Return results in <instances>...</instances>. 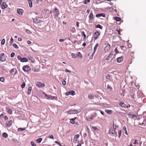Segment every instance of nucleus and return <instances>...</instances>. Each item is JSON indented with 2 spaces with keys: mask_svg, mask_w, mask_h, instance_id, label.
<instances>
[{
  "mask_svg": "<svg viewBox=\"0 0 146 146\" xmlns=\"http://www.w3.org/2000/svg\"><path fill=\"white\" fill-rule=\"evenodd\" d=\"M33 22L35 23H38L40 22V21L38 18L36 17L33 20Z\"/></svg>",
  "mask_w": 146,
  "mask_h": 146,
  "instance_id": "nucleus-13",
  "label": "nucleus"
},
{
  "mask_svg": "<svg viewBox=\"0 0 146 146\" xmlns=\"http://www.w3.org/2000/svg\"><path fill=\"white\" fill-rule=\"evenodd\" d=\"M88 97L89 99H91V100L93 99L94 98V96L91 95H89L88 96Z\"/></svg>",
  "mask_w": 146,
  "mask_h": 146,
  "instance_id": "nucleus-34",
  "label": "nucleus"
},
{
  "mask_svg": "<svg viewBox=\"0 0 146 146\" xmlns=\"http://www.w3.org/2000/svg\"><path fill=\"white\" fill-rule=\"evenodd\" d=\"M76 23L77 27H79V22L78 21H77L76 22Z\"/></svg>",
  "mask_w": 146,
  "mask_h": 146,
  "instance_id": "nucleus-63",
  "label": "nucleus"
},
{
  "mask_svg": "<svg viewBox=\"0 0 146 146\" xmlns=\"http://www.w3.org/2000/svg\"><path fill=\"white\" fill-rule=\"evenodd\" d=\"M98 45H99V44L98 43H97L96 44L95 46L94 47V52L92 54V57H93V55H94V53H95L97 49V48L98 47Z\"/></svg>",
  "mask_w": 146,
  "mask_h": 146,
  "instance_id": "nucleus-11",
  "label": "nucleus"
},
{
  "mask_svg": "<svg viewBox=\"0 0 146 146\" xmlns=\"http://www.w3.org/2000/svg\"><path fill=\"white\" fill-rule=\"evenodd\" d=\"M32 90V87L31 86H29L28 89L27 93L29 95H30L31 93V91Z\"/></svg>",
  "mask_w": 146,
  "mask_h": 146,
  "instance_id": "nucleus-20",
  "label": "nucleus"
},
{
  "mask_svg": "<svg viewBox=\"0 0 146 146\" xmlns=\"http://www.w3.org/2000/svg\"><path fill=\"white\" fill-rule=\"evenodd\" d=\"M119 105L123 108H125L126 106V105L124 103V102H121L119 104Z\"/></svg>",
  "mask_w": 146,
  "mask_h": 146,
  "instance_id": "nucleus-19",
  "label": "nucleus"
},
{
  "mask_svg": "<svg viewBox=\"0 0 146 146\" xmlns=\"http://www.w3.org/2000/svg\"><path fill=\"white\" fill-rule=\"evenodd\" d=\"M107 88L110 91L112 89L109 85H107Z\"/></svg>",
  "mask_w": 146,
  "mask_h": 146,
  "instance_id": "nucleus-41",
  "label": "nucleus"
},
{
  "mask_svg": "<svg viewBox=\"0 0 146 146\" xmlns=\"http://www.w3.org/2000/svg\"><path fill=\"white\" fill-rule=\"evenodd\" d=\"M115 128H114V126L113 125V128H111L110 129L109 132V134L112 136H114L115 135L116 133L115 131L116 127H117L115 125Z\"/></svg>",
  "mask_w": 146,
  "mask_h": 146,
  "instance_id": "nucleus-1",
  "label": "nucleus"
},
{
  "mask_svg": "<svg viewBox=\"0 0 146 146\" xmlns=\"http://www.w3.org/2000/svg\"><path fill=\"white\" fill-rule=\"evenodd\" d=\"M90 1V0H85L84 2V4H86L88 3Z\"/></svg>",
  "mask_w": 146,
  "mask_h": 146,
  "instance_id": "nucleus-50",
  "label": "nucleus"
},
{
  "mask_svg": "<svg viewBox=\"0 0 146 146\" xmlns=\"http://www.w3.org/2000/svg\"><path fill=\"white\" fill-rule=\"evenodd\" d=\"M70 31L72 32V33H75V32L76 30L75 28L74 27H72L70 30Z\"/></svg>",
  "mask_w": 146,
  "mask_h": 146,
  "instance_id": "nucleus-29",
  "label": "nucleus"
},
{
  "mask_svg": "<svg viewBox=\"0 0 146 146\" xmlns=\"http://www.w3.org/2000/svg\"><path fill=\"white\" fill-rule=\"evenodd\" d=\"M2 135L3 137H4L5 138H7L8 137L7 134L6 133H3Z\"/></svg>",
  "mask_w": 146,
  "mask_h": 146,
  "instance_id": "nucleus-32",
  "label": "nucleus"
},
{
  "mask_svg": "<svg viewBox=\"0 0 146 146\" xmlns=\"http://www.w3.org/2000/svg\"><path fill=\"white\" fill-rule=\"evenodd\" d=\"M123 60V57L122 56L118 57L117 59V62L119 63L121 62Z\"/></svg>",
  "mask_w": 146,
  "mask_h": 146,
  "instance_id": "nucleus-14",
  "label": "nucleus"
},
{
  "mask_svg": "<svg viewBox=\"0 0 146 146\" xmlns=\"http://www.w3.org/2000/svg\"><path fill=\"white\" fill-rule=\"evenodd\" d=\"M5 57H2L1 58L0 60L2 62H4L5 60Z\"/></svg>",
  "mask_w": 146,
  "mask_h": 146,
  "instance_id": "nucleus-38",
  "label": "nucleus"
},
{
  "mask_svg": "<svg viewBox=\"0 0 146 146\" xmlns=\"http://www.w3.org/2000/svg\"><path fill=\"white\" fill-rule=\"evenodd\" d=\"M123 130L124 131V133L125 134L127 135V131L126 130V128L125 127H123Z\"/></svg>",
  "mask_w": 146,
  "mask_h": 146,
  "instance_id": "nucleus-35",
  "label": "nucleus"
},
{
  "mask_svg": "<svg viewBox=\"0 0 146 146\" xmlns=\"http://www.w3.org/2000/svg\"><path fill=\"white\" fill-rule=\"evenodd\" d=\"M35 84L36 86L39 88H42L45 86L44 84L39 82H36Z\"/></svg>",
  "mask_w": 146,
  "mask_h": 146,
  "instance_id": "nucleus-4",
  "label": "nucleus"
},
{
  "mask_svg": "<svg viewBox=\"0 0 146 146\" xmlns=\"http://www.w3.org/2000/svg\"><path fill=\"white\" fill-rule=\"evenodd\" d=\"M6 111L7 113L9 114H11L12 112V110L8 107L6 108Z\"/></svg>",
  "mask_w": 146,
  "mask_h": 146,
  "instance_id": "nucleus-15",
  "label": "nucleus"
},
{
  "mask_svg": "<svg viewBox=\"0 0 146 146\" xmlns=\"http://www.w3.org/2000/svg\"><path fill=\"white\" fill-rule=\"evenodd\" d=\"M114 19L117 21H120L121 20V18L117 17H115L114 18Z\"/></svg>",
  "mask_w": 146,
  "mask_h": 146,
  "instance_id": "nucleus-25",
  "label": "nucleus"
},
{
  "mask_svg": "<svg viewBox=\"0 0 146 146\" xmlns=\"http://www.w3.org/2000/svg\"><path fill=\"white\" fill-rule=\"evenodd\" d=\"M28 61V60L26 58L24 57L22 58V59H21V62H27Z\"/></svg>",
  "mask_w": 146,
  "mask_h": 146,
  "instance_id": "nucleus-21",
  "label": "nucleus"
},
{
  "mask_svg": "<svg viewBox=\"0 0 146 146\" xmlns=\"http://www.w3.org/2000/svg\"><path fill=\"white\" fill-rule=\"evenodd\" d=\"M13 122V121L12 119L10 120L9 121L7 122L6 123V127H10L12 125Z\"/></svg>",
  "mask_w": 146,
  "mask_h": 146,
  "instance_id": "nucleus-8",
  "label": "nucleus"
},
{
  "mask_svg": "<svg viewBox=\"0 0 146 146\" xmlns=\"http://www.w3.org/2000/svg\"><path fill=\"white\" fill-rule=\"evenodd\" d=\"M55 143H56L58 145H59L60 146H62L60 144V143H58L57 141H55Z\"/></svg>",
  "mask_w": 146,
  "mask_h": 146,
  "instance_id": "nucleus-54",
  "label": "nucleus"
},
{
  "mask_svg": "<svg viewBox=\"0 0 146 146\" xmlns=\"http://www.w3.org/2000/svg\"><path fill=\"white\" fill-rule=\"evenodd\" d=\"M89 18L91 19H92V20L94 19L93 18V14L92 12H90V14L89 16Z\"/></svg>",
  "mask_w": 146,
  "mask_h": 146,
  "instance_id": "nucleus-26",
  "label": "nucleus"
},
{
  "mask_svg": "<svg viewBox=\"0 0 146 146\" xmlns=\"http://www.w3.org/2000/svg\"><path fill=\"white\" fill-rule=\"evenodd\" d=\"M0 81L2 82H3L4 81V78L3 77L0 78Z\"/></svg>",
  "mask_w": 146,
  "mask_h": 146,
  "instance_id": "nucleus-49",
  "label": "nucleus"
},
{
  "mask_svg": "<svg viewBox=\"0 0 146 146\" xmlns=\"http://www.w3.org/2000/svg\"><path fill=\"white\" fill-rule=\"evenodd\" d=\"M54 16V17H57L59 14L58 10L56 8L55 9Z\"/></svg>",
  "mask_w": 146,
  "mask_h": 146,
  "instance_id": "nucleus-10",
  "label": "nucleus"
},
{
  "mask_svg": "<svg viewBox=\"0 0 146 146\" xmlns=\"http://www.w3.org/2000/svg\"><path fill=\"white\" fill-rule=\"evenodd\" d=\"M7 7V5L5 3L3 2L2 5H1V8L4 9L6 8Z\"/></svg>",
  "mask_w": 146,
  "mask_h": 146,
  "instance_id": "nucleus-18",
  "label": "nucleus"
},
{
  "mask_svg": "<svg viewBox=\"0 0 146 146\" xmlns=\"http://www.w3.org/2000/svg\"><path fill=\"white\" fill-rule=\"evenodd\" d=\"M73 142L74 143H76L77 142V139L74 138L73 140Z\"/></svg>",
  "mask_w": 146,
  "mask_h": 146,
  "instance_id": "nucleus-62",
  "label": "nucleus"
},
{
  "mask_svg": "<svg viewBox=\"0 0 146 146\" xmlns=\"http://www.w3.org/2000/svg\"><path fill=\"white\" fill-rule=\"evenodd\" d=\"M82 34L84 36V38H83V39H84L86 38V35L84 33V31H82Z\"/></svg>",
  "mask_w": 146,
  "mask_h": 146,
  "instance_id": "nucleus-45",
  "label": "nucleus"
},
{
  "mask_svg": "<svg viewBox=\"0 0 146 146\" xmlns=\"http://www.w3.org/2000/svg\"><path fill=\"white\" fill-rule=\"evenodd\" d=\"M23 69L24 71L27 72L30 70V68L28 66H23Z\"/></svg>",
  "mask_w": 146,
  "mask_h": 146,
  "instance_id": "nucleus-7",
  "label": "nucleus"
},
{
  "mask_svg": "<svg viewBox=\"0 0 146 146\" xmlns=\"http://www.w3.org/2000/svg\"><path fill=\"white\" fill-rule=\"evenodd\" d=\"M17 59H18V60H20L21 61V59H22V58L21 56L20 55L18 56L17 57Z\"/></svg>",
  "mask_w": 146,
  "mask_h": 146,
  "instance_id": "nucleus-48",
  "label": "nucleus"
},
{
  "mask_svg": "<svg viewBox=\"0 0 146 146\" xmlns=\"http://www.w3.org/2000/svg\"><path fill=\"white\" fill-rule=\"evenodd\" d=\"M70 94V92H67L66 93V95L67 96L69 95Z\"/></svg>",
  "mask_w": 146,
  "mask_h": 146,
  "instance_id": "nucleus-60",
  "label": "nucleus"
},
{
  "mask_svg": "<svg viewBox=\"0 0 146 146\" xmlns=\"http://www.w3.org/2000/svg\"><path fill=\"white\" fill-rule=\"evenodd\" d=\"M28 2V3L29 4V6L30 7H32V3L31 0H27Z\"/></svg>",
  "mask_w": 146,
  "mask_h": 146,
  "instance_id": "nucleus-28",
  "label": "nucleus"
},
{
  "mask_svg": "<svg viewBox=\"0 0 146 146\" xmlns=\"http://www.w3.org/2000/svg\"><path fill=\"white\" fill-rule=\"evenodd\" d=\"M80 111V110L79 109L77 110H70L68 112V113L69 114H72L78 113Z\"/></svg>",
  "mask_w": 146,
  "mask_h": 146,
  "instance_id": "nucleus-5",
  "label": "nucleus"
},
{
  "mask_svg": "<svg viewBox=\"0 0 146 146\" xmlns=\"http://www.w3.org/2000/svg\"><path fill=\"white\" fill-rule=\"evenodd\" d=\"M29 59V60H31V62L33 63L35 61V59L34 58L31 56H28Z\"/></svg>",
  "mask_w": 146,
  "mask_h": 146,
  "instance_id": "nucleus-16",
  "label": "nucleus"
},
{
  "mask_svg": "<svg viewBox=\"0 0 146 146\" xmlns=\"http://www.w3.org/2000/svg\"><path fill=\"white\" fill-rule=\"evenodd\" d=\"M96 28H99L100 29H102V27L100 25H98L96 26Z\"/></svg>",
  "mask_w": 146,
  "mask_h": 146,
  "instance_id": "nucleus-39",
  "label": "nucleus"
},
{
  "mask_svg": "<svg viewBox=\"0 0 146 146\" xmlns=\"http://www.w3.org/2000/svg\"><path fill=\"white\" fill-rule=\"evenodd\" d=\"M5 42V40L4 39H3L1 40V44L2 45H4Z\"/></svg>",
  "mask_w": 146,
  "mask_h": 146,
  "instance_id": "nucleus-43",
  "label": "nucleus"
},
{
  "mask_svg": "<svg viewBox=\"0 0 146 146\" xmlns=\"http://www.w3.org/2000/svg\"><path fill=\"white\" fill-rule=\"evenodd\" d=\"M16 72V70L15 69L13 68L10 71L11 74H15Z\"/></svg>",
  "mask_w": 146,
  "mask_h": 146,
  "instance_id": "nucleus-23",
  "label": "nucleus"
},
{
  "mask_svg": "<svg viewBox=\"0 0 146 146\" xmlns=\"http://www.w3.org/2000/svg\"><path fill=\"white\" fill-rule=\"evenodd\" d=\"M31 144L32 146H36V144L33 141H31Z\"/></svg>",
  "mask_w": 146,
  "mask_h": 146,
  "instance_id": "nucleus-47",
  "label": "nucleus"
},
{
  "mask_svg": "<svg viewBox=\"0 0 146 146\" xmlns=\"http://www.w3.org/2000/svg\"><path fill=\"white\" fill-rule=\"evenodd\" d=\"M13 46L15 48L17 49L19 48V47L15 43H14L13 44Z\"/></svg>",
  "mask_w": 146,
  "mask_h": 146,
  "instance_id": "nucleus-37",
  "label": "nucleus"
},
{
  "mask_svg": "<svg viewBox=\"0 0 146 146\" xmlns=\"http://www.w3.org/2000/svg\"><path fill=\"white\" fill-rule=\"evenodd\" d=\"M13 38L12 37H11L10 39V43L12 44L13 42Z\"/></svg>",
  "mask_w": 146,
  "mask_h": 146,
  "instance_id": "nucleus-53",
  "label": "nucleus"
},
{
  "mask_svg": "<svg viewBox=\"0 0 146 146\" xmlns=\"http://www.w3.org/2000/svg\"><path fill=\"white\" fill-rule=\"evenodd\" d=\"M96 16L97 17H99L101 16V14H98L96 15Z\"/></svg>",
  "mask_w": 146,
  "mask_h": 146,
  "instance_id": "nucleus-51",
  "label": "nucleus"
},
{
  "mask_svg": "<svg viewBox=\"0 0 146 146\" xmlns=\"http://www.w3.org/2000/svg\"><path fill=\"white\" fill-rule=\"evenodd\" d=\"M100 35V33L98 32H95L94 34V37L95 40H96L98 38Z\"/></svg>",
  "mask_w": 146,
  "mask_h": 146,
  "instance_id": "nucleus-9",
  "label": "nucleus"
},
{
  "mask_svg": "<svg viewBox=\"0 0 146 146\" xmlns=\"http://www.w3.org/2000/svg\"><path fill=\"white\" fill-rule=\"evenodd\" d=\"M25 86V82H23L22 84L21 85V87L22 88H24Z\"/></svg>",
  "mask_w": 146,
  "mask_h": 146,
  "instance_id": "nucleus-46",
  "label": "nucleus"
},
{
  "mask_svg": "<svg viewBox=\"0 0 146 146\" xmlns=\"http://www.w3.org/2000/svg\"><path fill=\"white\" fill-rule=\"evenodd\" d=\"M25 129V128H19L18 129V131H24Z\"/></svg>",
  "mask_w": 146,
  "mask_h": 146,
  "instance_id": "nucleus-44",
  "label": "nucleus"
},
{
  "mask_svg": "<svg viewBox=\"0 0 146 146\" xmlns=\"http://www.w3.org/2000/svg\"><path fill=\"white\" fill-rule=\"evenodd\" d=\"M42 96L43 97H44L46 98L48 100H53L52 98V96L50 95H48L42 92Z\"/></svg>",
  "mask_w": 146,
  "mask_h": 146,
  "instance_id": "nucleus-3",
  "label": "nucleus"
},
{
  "mask_svg": "<svg viewBox=\"0 0 146 146\" xmlns=\"http://www.w3.org/2000/svg\"><path fill=\"white\" fill-rule=\"evenodd\" d=\"M27 43H28V44H30L31 43V42L30 40H29L27 41Z\"/></svg>",
  "mask_w": 146,
  "mask_h": 146,
  "instance_id": "nucleus-64",
  "label": "nucleus"
},
{
  "mask_svg": "<svg viewBox=\"0 0 146 146\" xmlns=\"http://www.w3.org/2000/svg\"><path fill=\"white\" fill-rule=\"evenodd\" d=\"M23 12V10L20 9H18L17 10L18 14L20 15H22Z\"/></svg>",
  "mask_w": 146,
  "mask_h": 146,
  "instance_id": "nucleus-12",
  "label": "nucleus"
},
{
  "mask_svg": "<svg viewBox=\"0 0 146 146\" xmlns=\"http://www.w3.org/2000/svg\"><path fill=\"white\" fill-rule=\"evenodd\" d=\"M92 130L96 131L98 130V129L96 127L94 126H92Z\"/></svg>",
  "mask_w": 146,
  "mask_h": 146,
  "instance_id": "nucleus-31",
  "label": "nucleus"
},
{
  "mask_svg": "<svg viewBox=\"0 0 146 146\" xmlns=\"http://www.w3.org/2000/svg\"><path fill=\"white\" fill-rule=\"evenodd\" d=\"M76 117H75L74 118H72V119H70V123L72 124H74V120H75V119H76Z\"/></svg>",
  "mask_w": 146,
  "mask_h": 146,
  "instance_id": "nucleus-24",
  "label": "nucleus"
},
{
  "mask_svg": "<svg viewBox=\"0 0 146 146\" xmlns=\"http://www.w3.org/2000/svg\"><path fill=\"white\" fill-rule=\"evenodd\" d=\"M65 72H69V73H70L71 72V71H70V70H68V69H66L65 70Z\"/></svg>",
  "mask_w": 146,
  "mask_h": 146,
  "instance_id": "nucleus-59",
  "label": "nucleus"
},
{
  "mask_svg": "<svg viewBox=\"0 0 146 146\" xmlns=\"http://www.w3.org/2000/svg\"><path fill=\"white\" fill-rule=\"evenodd\" d=\"M105 112L108 114H111L112 113V111L111 110H105Z\"/></svg>",
  "mask_w": 146,
  "mask_h": 146,
  "instance_id": "nucleus-27",
  "label": "nucleus"
},
{
  "mask_svg": "<svg viewBox=\"0 0 146 146\" xmlns=\"http://www.w3.org/2000/svg\"><path fill=\"white\" fill-rule=\"evenodd\" d=\"M15 53L14 52H12V53H11V57H13L15 56Z\"/></svg>",
  "mask_w": 146,
  "mask_h": 146,
  "instance_id": "nucleus-52",
  "label": "nucleus"
},
{
  "mask_svg": "<svg viewBox=\"0 0 146 146\" xmlns=\"http://www.w3.org/2000/svg\"><path fill=\"white\" fill-rule=\"evenodd\" d=\"M42 139L41 138H39L36 139V141L38 143H40L42 141Z\"/></svg>",
  "mask_w": 146,
  "mask_h": 146,
  "instance_id": "nucleus-30",
  "label": "nucleus"
},
{
  "mask_svg": "<svg viewBox=\"0 0 146 146\" xmlns=\"http://www.w3.org/2000/svg\"><path fill=\"white\" fill-rule=\"evenodd\" d=\"M72 57L73 58H75L77 57V55L74 53H72L71 54Z\"/></svg>",
  "mask_w": 146,
  "mask_h": 146,
  "instance_id": "nucleus-33",
  "label": "nucleus"
},
{
  "mask_svg": "<svg viewBox=\"0 0 146 146\" xmlns=\"http://www.w3.org/2000/svg\"><path fill=\"white\" fill-rule=\"evenodd\" d=\"M59 40L60 42H62L64 41V39H59Z\"/></svg>",
  "mask_w": 146,
  "mask_h": 146,
  "instance_id": "nucleus-61",
  "label": "nucleus"
},
{
  "mask_svg": "<svg viewBox=\"0 0 146 146\" xmlns=\"http://www.w3.org/2000/svg\"><path fill=\"white\" fill-rule=\"evenodd\" d=\"M128 115L129 117H130L132 119L134 117H135V115L132 114L131 112L129 113L128 114Z\"/></svg>",
  "mask_w": 146,
  "mask_h": 146,
  "instance_id": "nucleus-17",
  "label": "nucleus"
},
{
  "mask_svg": "<svg viewBox=\"0 0 146 146\" xmlns=\"http://www.w3.org/2000/svg\"><path fill=\"white\" fill-rule=\"evenodd\" d=\"M79 136L80 135L79 134H76L74 136V138L77 139L78 138Z\"/></svg>",
  "mask_w": 146,
  "mask_h": 146,
  "instance_id": "nucleus-40",
  "label": "nucleus"
},
{
  "mask_svg": "<svg viewBox=\"0 0 146 146\" xmlns=\"http://www.w3.org/2000/svg\"><path fill=\"white\" fill-rule=\"evenodd\" d=\"M62 84L63 85H65L66 84V82L65 81H64L62 82Z\"/></svg>",
  "mask_w": 146,
  "mask_h": 146,
  "instance_id": "nucleus-56",
  "label": "nucleus"
},
{
  "mask_svg": "<svg viewBox=\"0 0 146 146\" xmlns=\"http://www.w3.org/2000/svg\"><path fill=\"white\" fill-rule=\"evenodd\" d=\"M106 49L108 50H109L110 48V44L108 43L106 46Z\"/></svg>",
  "mask_w": 146,
  "mask_h": 146,
  "instance_id": "nucleus-22",
  "label": "nucleus"
},
{
  "mask_svg": "<svg viewBox=\"0 0 146 146\" xmlns=\"http://www.w3.org/2000/svg\"><path fill=\"white\" fill-rule=\"evenodd\" d=\"M70 94L72 95V96H74V95L75 94V92L74 91H70Z\"/></svg>",
  "mask_w": 146,
  "mask_h": 146,
  "instance_id": "nucleus-36",
  "label": "nucleus"
},
{
  "mask_svg": "<svg viewBox=\"0 0 146 146\" xmlns=\"http://www.w3.org/2000/svg\"><path fill=\"white\" fill-rule=\"evenodd\" d=\"M121 131H118V134L119 135V137H120L121 134Z\"/></svg>",
  "mask_w": 146,
  "mask_h": 146,
  "instance_id": "nucleus-57",
  "label": "nucleus"
},
{
  "mask_svg": "<svg viewBox=\"0 0 146 146\" xmlns=\"http://www.w3.org/2000/svg\"><path fill=\"white\" fill-rule=\"evenodd\" d=\"M26 32L28 34H31L32 33L31 31H30L29 30L27 29H26Z\"/></svg>",
  "mask_w": 146,
  "mask_h": 146,
  "instance_id": "nucleus-42",
  "label": "nucleus"
},
{
  "mask_svg": "<svg viewBox=\"0 0 146 146\" xmlns=\"http://www.w3.org/2000/svg\"><path fill=\"white\" fill-rule=\"evenodd\" d=\"M113 53L112 52H111L109 55L106 58V60H110V61H111L114 58V57L113 56Z\"/></svg>",
  "mask_w": 146,
  "mask_h": 146,
  "instance_id": "nucleus-6",
  "label": "nucleus"
},
{
  "mask_svg": "<svg viewBox=\"0 0 146 146\" xmlns=\"http://www.w3.org/2000/svg\"><path fill=\"white\" fill-rule=\"evenodd\" d=\"M114 51L116 53V54L118 53V51L116 48L115 49Z\"/></svg>",
  "mask_w": 146,
  "mask_h": 146,
  "instance_id": "nucleus-58",
  "label": "nucleus"
},
{
  "mask_svg": "<svg viewBox=\"0 0 146 146\" xmlns=\"http://www.w3.org/2000/svg\"><path fill=\"white\" fill-rule=\"evenodd\" d=\"M114 72H112L111 73V74H108L106 76V79H109L110 78V77L111 76H112L113 75L112 74H113L114 75V77L116 79V81L115 80H114L115 82H116L118 80L117 78L119 76L118 75H116V74H114Z\"/></svg>",
  "mask_w": 146,
  "mask_h": 146,
  "instance_id": "nucleus-2",
  "label": "nucleus"
},
{
  "mask_svg": "<svg viewBox=\"0 0 146 146\" xmlns=\"http://www.w3.org/2000/svg\"><path fill=\"white\" fill-rule=\"evenodd\" d=\"M48 138H49L53 139L54 138V137L52 135H49L48 136Z\"/></svg>",
  "mask_w": 146,
  "mask_h": 146,
  "instance_id": "nucleus-55",
  "label": "nucleus"
}]
</instances>
